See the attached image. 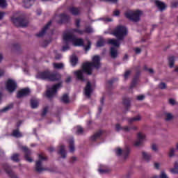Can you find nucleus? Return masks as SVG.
<instances>
[{
  "mask_svg": "<svg viewBox=\"0 0 178 178\" xmlns=\"http://www.w3.org/2000/svg\"><path fill=\"white\" fill-rule=\"evenodd\" d=\"M141 11L140 10H137L135 12L129 11L124 13L125 17L131 20L132 22H137L140 20V16H141Z\"/></svg>",
  "mask_w": 178,
  "mask_h": 178,
  "instance_id": "nucleus-5",
  "label": "nucleus"
},
{
  "mask_svg": "<svg viewBox=\"0 0 178 178\" xmlns=\"http://www.w3.org/2000/svg\"><path fill=\"white\" fill-rule=\"evenodd\" d=\"M104 101H105V97H102L101 100H100L101 106H99V108H98L99 115H100V113H102V106H104Z\"/></svg>",
  "mask_w": 178,
  "mask_h": 178,
  "instance_id": "nucleus-43",
  "label": "nucleus"
},
{
  "mask_svg": "<svg viewBox=\"0 0 178 178\" xmlns=\"http://www.w3.org/2000/svg\"><path fill=\"white\" fill-rule=\"evenodd\" d=\"M101 58L99 56H95L92 62H86L82 65V70L86 74L91 76L92 74V68L99 69L101 67Z\"/></svg>",
  "mask_w": 178,
  "mask_h": 178,
  "instance_id": "nucleus-1",
  "label": "nucleus"
},
{
  "mask_svg": "<svg viewBox=\"0 0 178 178\" xmlns=\"http://www.w3.org/2000/svg\"><path fill=\"white\" fill-rule=\"evenodd\" d=\"M108 44H110L111 45H114V47H117V48H119V47H120V43L119 42V40L115 39H108Z\"/></svg>",
  "mask_w": 178,
  "mask_h": 178,
  "instance_id": "nucleus-26",
  "label": "nucleus"
},
{
  "mask_svg": "<svg viewBox=\"0 0 178 178\" xmlns=\"http://www.w3.org/2000/svg\"><path fill=\"white\" fill-rule=\"evenodd\" d=\"M169 66L170 68L175 66V56H172L168 58Z\"/></svg>",
  "mask_w": 178,
  "mask_h": 178,
  "instance_id": "nucleus-41",
  "label": "nucleus"
},
{
  "mask_svg": "<svg viewBox=\"0 0 178 178\" xmlns=\"http://www.w3.org/2000/svg\"><path fill=\"white\" fill-rule=\"evenodd\" d=\"M19 156H20V155L19 154H14L12 156H11V159L12 161H13L14 162H19L20 160L19 159Z\"/></svg>",
  "mask_w": 178,
  "mask_h": 178,
  "instance_id": "nucleus-45",
  "label": "nucleus"
},
{
  "mask_svg": "<svg viewBox=\"0 0 178 178\" xmlns=\"http://www.w3.org/2000/svg\"><path fill=\"white\" fill-rule=\"evenodd\" d=\"M62 87V82L54 85L50 90H48L46 92L47 98H52L54 95L58 92V90Z\"/></svg>",
  "mask_w": 178,
  "mask_h": 178,
  "instance_id": "nucleus-6",
  "label": "nucleus"
},
{
  "mask_svg": "<svg viewBox=\"0 0 178 178\" xmlns=\"http://www.w3.org/2000/svg\"><path fill=\"white\" fill-rule=\"evenodd\" d=\"M160 178H168V175H166V173L165 172H161L160 176L159 177Z\"/></svg>",
  "mask_w": 178,
  "mask_h": 178,
  "instance_id": "nucleus-62",
  "label": "nucleus"
},
{
  "mask_svg": "<svg viewBox=\"0 0 178 178\" xmlns=\"http://www.w3.org/2000/svg\"><path fill=\"white\" fill-rule=\"evenodd\" d=\"M174 155H175V148H171L170 149L169 156L170 158H172V156H173Z\"/></svg>",
  "mask_w": 178,
  "mask_h": 178,
  "instance_id": "nucleus-57",
  "label": "nucleus"
},
{
  "mask_svg": "<svg viewBox=\"0 0 178 178\" xmlns=\"http://www.w3.org/2000/svg\"><path fill=\"white\" fill-rule=\"evenodd\" d=\"M14 49L16 51H20V44L19 43H15L13 45Z\"/></svg>",
  "mask_w": 178,
  "mask_h": 178,
  "instance_id": "nucleus-52",
  "label": "nucleus"
},
{
  "mask_svg": "<svg viewBox=\"0 0 178 178\" xmlns=\"http://www.w3.org/2000/svg\"><path fill=\"white\" fill-rule=\"evenodd\" d=\"M74 37H76L74 35L69 33H64L63 35V41L65 42V44L73 42Z\"/></svg>",
  "mask_w": 178,
  "mask_h": 178,
  "instance_id": "nucleus-17",
  "label": "nucleus"
},
{
  "mask_svg": "<svg viewBox=\"0 0 178 178\" xmlns=\"http://www.w3.org/2000/svg\"><path fill=\"white\" fill-rule=\"evenodd\" d=\"M110 54L113 59H115V58H118V49H116V48L111 47L110 49Z\"/></svg>",
  "mask_w": 178,
  "mask_h": 178,
  "instance_id": "nucleus-28",
  "label": "nucleus"
},
{
  "mask_svg": "<svg viewBox=\"0 0 178 178\" xmlns=\"http://www.w3.org/2000/svg\"><path fill=\"white\" fill-rule=\"evenodd\" d=\"M118 41H123L124 37L127 35V28L123 25L118 26L112 33Z\"/></svg>",
  "mask_w": 178,
  "mask_h": 178,
  "instance_id": "nucleus-3",
  "label": "nucleus"
},
{
  "mask_svg": "<svg viewBox=\"0 0 178 178\" xmlns=\"http://www.w3.org/2000/svg\"><path fill=\"white\" fill-rule=\"evenodd\" d=\"M72 66H76L77 62H79V58L76 56H73L70 59Z\"/></svg>",
  "mask_w": 178,
  "mask_h": 178,
  "instance_id": "nucleus-39",
  "label": "nucleus"
},
{
  "mask_svg": "<svg viewBox=\"0 0 178 178\" xmlns=\"http://www.w3.org/2000/svg\"><path fill=\"white\" fill-rule=\"evenodd\" d=\"M34 1L35 0H24V6L26 8L31 7Z\"/></svg>",
  "mask_w": 178,
  "mask_h": 178,
  "instance_id": "nucleus-32",
  "label": "nucleus"
},
{
  "mask_svg": "<svg viewBox=\"0 0 178 178\" xmlns=\"http://www.w3.org/2000/svg\"><path fill=\"white\" fill-rule=\"evenodd\" d=\"M170 172L174 175H177L178 173V162L177 161L175 162L174 168L170 169Z\"/></svg>",
  "mask_w": 178,
  "mask_h": 178,
  "instance_id": "nucleus-36",
  "label": "nucleus"
},
{
  "mask_svg": "<svg viewBox=\"0 0 178 178\" xmlns=\"http://www.w3.org/2000/svg\"><path fill=\"white\" fill-rule=\"evenodd\" d=\"M115 130L116 131H120V130H123V131H130V130H137V127L136 126H120V124H115Z\"/></svg>",
  "mask_w": 178,
  "mask_h": 178,
  "instance_id": "nucleus-10",
  "label": "nucleus"
},
{
  "mask_svg": "<svg viewBox=\"0 0 178 178\" xmlns=\"http://www.w3.org/2000/svg\"><path fill=\"white\" fill-rule=\"evenodd\" d=\"M130 102H131V99H130V98L129 97H124L122 99V104L125 106L124 113L129 111V109L130 108Z\"/></svg>",
  "mask_w": 178,
  "mask_h": 178,
  "instance_id": "nucleus-22",
  "label": "nucleus"
},
{
  "mask_svg": "<svg viewBox=\"0 0 178 178\" xmlns=\"http://www.w3.org/2000/svg\"><path fill=\"white\" fill-rule=\"evenodd\" d=\"M72 44L74 47H83L84 46V40L81 38H76L75 36L72 40Z\"/></svg>",
  "mask_w": 178,
  "mask_h": 178,
  "instance_id": "nucleus-23",
  "label": "nucleus"
},
{
  "mask_svg": "<svg viewBox=\"0 0 178 178\" xmlns=\"http://www.w3.org/2000/svg\"><path fill=\"white\" fill-rule=\"evenodd\" d=\"M11 22L16 27H27V24H29L27 19L23 17H12Z\"/></svg>",
  "mask_w": 178,
  "mask_h": 178,
  "instance_id": "nucleus-4",
  "label": "nucleus"
},
{
  "mask_svg": "<svg viewBox=\"0 0 178 178\" xmlns=\"http://www.w3.org/2000/svg\"><path fill=\"white\" fill-rule=\"evenodd\" d=\"M70 47H69V43H65V45L63 47L62 51L63 52H65V51H67V49H70Z\"/></svg>",
  "mask_w": 178,
  "mask_h": 178,
  "instance_id": "nucleus-53",
  "label": "nucleus"
},
{
  "mask_svg": "<svg viewBox=\"0 0 178 178\" xmlns=\"http://www.w3.org/2000/svg\"><path fill=\"white\" fill-rule=\"evenodd\" d=\"M42 161H47V157L42 154H39V160L36 161L35 164V170L38 173H41V172L44 170V168H42Z\"/></svg>",
  "mask_w": 178,
  "mask_h": 178,
  "instance_id": "nucleus-8",
  "label": "nucleus"
},
{
  "mask_svg": "<svg viewBox=\"0 0 178 178\" xmlns=\"http://www.w3.org/2000/svg\"><path fill=\"white\" fill-rule=\"evenodd\" d=\"M22 149L24 152V158L26 161L31 163V162H33V159L30 157V155H31V150H30L29 148L26 146L22 147Z\"/></svg>",
  "mask_w": 178,
  "mask_h": 178,
  "instance_id": "nucleus-12",
  "label": "nucleus"
},
{
  "mask_svg": "<svg viewBox=\"0 0 178 178\" xmlns=\"http://www.w3.org/2000/svg\"><path fill=\"white\" fill-rule=\"evenodd\" d=\"M134 51H135V53L136 54H141V49L139 48V47H136L134 49Z\"/></svg>",
  "mask_w": 178,
  "mask_h": 178,
  "instance_id": "nucleus-61",
  "label": "nucleus"
},
{
  "mask_svg": "<svg viewBox=\"0 0 178 178\" xmlns=\"http://www.w3.org/2000/svg\"><path fill=\"white\" fill-rule=\"evenodd\" d=\"M144 70H146L147 72H149V73H154V70L152 68H148V67H147V65L144 66Z\"/></svg>",
  "mask_w": 178,
  "mask_h": 178,
  "instance_id": "nucleus-54",
  "label": "nucleus"
},
{
  "mask_svg": "<svg viewBox=\"0 0 178 178\" xmlns=\"http://www.w3.org/2000/svg\"><path fill=\"white\" fill-rule=\"evenodd\" d=\"M30 89L29 88L21 89L17 93V98H23V97H29L30 95Z\"/></svg>",
  "mask_w": 178,
  "mask_h": 178,
  "instance_id": "nucleus-14",
  "label": "nucleus"
},
{
  "mask_svg": "<svg viewBox=\"0 0 178 178\" xmlns=\"http://www.w3.org/2000/svg\"><path fill=\"white\" fill-rule=\"evenodd\" d=\"M143 158L145 159V161H147V162H149L151 161V154H147L145 152H142Z\"/></svg>",
  "mask_w": 178,
  "mask_h": 178,
  "instance_id": "nucleus-35",
  "label": "nucleus"
},
{
  "mask_svg": "<svg viewBox=\"0 0 178 178\" xmlns=\"http://www.w3.org/2000/svg\"><path fill=\"white\" fill-rule=\"evenodd\" d=\"M13 103H11L2 108L0 112H8V111H10V109H13Z\"/></svg>",
  "mask_w": 178,
  "mask_h": 178,
  "instance_id": "nucleus-40",
  "label": "nucleus"
},
{
  "mask_svg": "<svg viewBox=\"0 0 178 178\" xmlns=\"http://www.w3.org/2000/svg\"><path fill=\"white\" fill-rule=\"evenodd\" d=\"M69 143V148H70V152H74V139L71 138L68 141Z\"/></svg>",
  "mask_w": 178,
  "mask_h": 178,
  "instance_id": "nucleus-29",
  "label": "nucleus"
},
{
  "mask_svg": "<svg viewBox=\"0 0 178 178\" xmlns=\"http://www.w3.org/2000/svg\"><path fill=\"white\" fill-rule=\"evenodd\" d=\"M130 73H131V72H130V70H127L125 72V73L124 74V77L125 80H127V79L129 78V76H130Z\"/></svg>",
  "mask_w": 178,
  "mask_h": 178,
  "instance_id": "nucleus-55",
  "label": "nucleus"
},
{
  "mask_svg": "<svg viewBox=\"0 0 178 178\" xmlns=\"http://www.w3.org/2000/svg\"><path fill=\"white\" fill-rule=\"evenodd\" d=\"M145 98V96L142 95H139V96H137L136 97V99L138 101H143V99Z\"/></svg>",
  "mask_w": 178,
  "mask_h": 178,
  "instance_id": "nucleus-59",
  "label": "nucleus"
},
{
  "mask_svg": "<svg viewBox=\"0 0 178 178\" xmlns=\"http://www.w3.org/2000/svg\"><path fill=\"white\" fill-rule=\"evenodd\" d=\"M98 171L99 172H100L101 175H103V173H108L109 169L99 168Z\"/></svg>",
  "mask_w": 178,
  "mask_h": 178,
  "instance_id": "nucleus-51",
  "label": "nucleus"
},
{
  "mask_svg": "<svg viewBox=\"0 0 178 178\" xmlns=\"http://www.w3.org/2000/svg\"><path fill=\"white\" fill-rule=\"evenodd\" d=\"M51 24H52V21H49L42 28V29L39 32V33L36 34V37H44V35H45V33H47V31L49 30V27H51Z\"/></svg>",
  "mask_w": 178,
  "mask_h": 178,
  "instance_id": "nucleus-15",
  "label": "nucleus"
},
{
  "mask_svg": "<svg viewBox=\"0 0 178 178\" xmlns=\"http://www.w3.org/2000/svg\"><path fill=\"white\" fill-rule=\"evenodd\" d=\"M140 120H141V117L140 115H138L136 117L128 119V123L129 124H131L133 122H138Z\"/></svg>",
  "mask_w": 178,
  "mask_h": 178,
  "instance_id": "nucleus-34",
  "label": "nucleus"
},
{
  "mask_svg": "<svg viewBox=\"0 0 178 178\" xmlns=\"http://www.w3.org/2000/svg\"><path fill=\"white\" fill-rule=\"evenodd\" d=\"M75 24L76 27H77L78 29L80 27V19H76Z\"/></svg>",
  "mask_w": 178,
  "mask_h": 178,
  "instance_id": "nucleus-63",
  "label": "nucleus"
},
{
  "mask_svg": "<svg viewBox=\"0 0 178 178\" xmlns=\"http://www.w3.org/2000/svg\"><path fill=\"white\" fill-rule=\"evenodd\" d=\"M3 168L4 170H6V172L10 178H17V175L13 171H12V168H10V166L8 163H5L3 165Z\"/></svg>",
  "mask_w": 178,
  "mask_h": 178,
  "instance_id": "nucleus-13",
  "label": "nucleus"
},
{
  "mask_svg": "<svg viewBox=\"0 0 178 178\" xmlns=\"http://www.w3.org/2000/svg\"><path fill=\"white\" fill-rule=\"evenodd\" d=\"M59 155H61L62 158H66V150L65 149V145L60 146V150L58 152Z\"/></svg>",
  "mask_w": 178,
  "mask_h": 178,
  "instance_id": "nucleus-27",
  "label": "nucleus"
},
{
  "mask_svg": "<svg viewBox=\"0 0 178 178\" xmlns=\"http://www.w3.org/2000/svg\"><path fill=\"white\" fill-rule=\"evenodd\" d=\"M13 137H16L17 138L23 137V134H22V133H20V131H19V129L13 130Z\"/></svg>",
  "mask_w": 178,
  "mask_h": 178,
  "instance_id": "nucleus-37",
  "label": "nucleus"
},
{
  "mask_svg": "<svg viewBox=\"0 0 178 178\" xmlns=\"http://www.w3.org/2000/svg\"><path fill=\"white\" fill-rule=\"evenodd\" d=\"M123 154L124 159H127L130 154V147L127 146L123 150L120 148L116 149V154L118 156H120Z\"/></svg>",
  "mask_w": 178,
  "mask_h": 178,
  "instance_id": "nucleus-9",
  "label": "nucleus"
},
{
  "mask_svg": "<svg viewBox=\"0 0 178 178\" xmlns=\"http://www.w3.org/2000/svg\"><path fill=\"white\" fill-rule=\"evenodd\" d=\"M60 102H63V104H69V95H67V94H64L60 97Z\"/></svg>",
  "mask_w": 178,
  "mask_h": 178,
  "instance_id": "nucleus-33",
  "label": "nucleus"
},
{
  "mask_svg": "<svg viewBox=\"0 0 178 178\" xmlns=\"http://www.w3.org/2000/svg\"><path fill=\"white\" fill-rule=\"evenodd\" d=\"M37 77L38 79H41V80H48L49 81H59V80L62 79L60 74L58 72H51L49 71L39 72Z\"/></svg>",
  "mask_w": 178,
  "mask_h": 178,
  "instance_id": "nucleus-2",
  "label": "nucleus"
},
{
  "mask_svg": "<svg viewBox=\"0 0 178 178\" xmlns=\"http://www.w3.org/2000/svg\"><path fill=\"white\" fill-rule=\"evenodd\" d=\"M154 4L156 8L159 10V12H163L164 10H166V8H168V6L165 2L161 1L159 0H155Z\"/></svg>",
  "mask_w": 178,
  "mask_h": 178,
  "instance_id": "nucleus-11",
  "label": "nucleus"
},
{
  "mask_svg": "<svg viewBox=\"0 0 178 178\" xmlns=\"http://www.w3.org/2000/svg\"><path fill=\"white\" fill-rule=\"evenodd\" d=\"M73 33H78V34H80L81 35H83L84 34V31L83 30H80L79 29H73L72 30Z\"/></svg>",
  "mask_w": 178,
  "mask_h": 178,
  "instance_id": "nucleus-47",
  "label": "nucleus"
},
{
  "mask_svg": "<svg viewBox=\"0 0 178 178\" xmlns=\"http://www.w3.org/2000/svg\"><path fill=\"white\" fill-rule=\"evenodd\" d=\"M172 119H173V115L170 113H167L165 120H172Z\"/></svg>",
  "mask_w": 178,
  "mask_h": 178,
  "instance_id": "nucleus-58",
  "label": "nucleus"
},
{
  "mask_svg": "<svg viewBox=\"0 0 178 178\" xmlns=\"http://www.w3.org/2000/svg\"><path fill=\"white\" fill-rule=\"evenodd\" d=\"M102 136V131H99L97 133L95 134L93 136L90 137L91 141H96L97 138H99Z\"/></svg>",
  "mask_w": 178,
  "mask_h": 178,
  "instance_id": "nucleus-30",
  "label": "nucleus"
},
{
  "mask_svg": "<svg viewBox=\"0 0 178 178\" xmlns=\"http://www.w3.org/2000/svg\"><path fill=\"white\" fill-rule=\"evenodd\" d=\"M85 51H90L91 49V41L88 40V44L84 47Z\"/></svg>",
  "mask_w": 178,
  "mask_h": 178,
  "instance_id": "nucleus-48",
  "label": "nucleus"
},
{
  "mask_svg": "<svg viewBox=\"0 0 178 178\" xmlns=\"http://www.w3.org/2000/svg\"><path fill=\"white\" fill-rule=\"evenodd\" d=\"M138 80H140V71L137 72L136 75L134 76V79L130 85V89L134 88L137 86V83H138Z\"/></svg>",
  "mask_w": 178,
  "mask_h": 178,
  "instance_id": "nucleus-18",
  "label": "nucleus"
},
{
  "mask_svg": "<svg viewBox=\"0 0 178 178\" xmlns=\"http://www.w3.org/2000/svg\"><path fill=\"white\" fill-rule=\"evenodd\" d=\"M83 131H84V130L83 129V128L81 127H77L76 132H77L78 134H83Z\"/></svg>",
  "mask_w": 178,
  "mask_h": 178,
  "instance_id": "nucleus-56",
  "label": "nucleus"
},
{
  "mask_svg": "<svg viewBox=\"0 0 178 178\" xmlns=\"http://www.w3.org/2000/svg\"><path fill=\"white\" fill-rule=\"evenodd\" d=\"M60 20L57 21L58 24H63V23H69L70 21V16L63 13L59 15Z\"/></svg>",
  "mask_w": 178,
  "mask_h": 178,
  "instance_id": "nucleus-16",
  "label": "nucleus"
},
{
  "mask_svg": "<svg viewBox=\"0 0 178 178\" xmlns=\"http://www.w3.org/2000/svg\"><path fill=\"white\" fill-rule=\"evenodd\" d=\"M105 44H106V41L102 38L97 42L96 46L100 48L101 47H104Z\"/></svg>",
  "mask_w": 178,
  "mask_h": 178,
  "instance_id": "nucleus-38",
  "label": "nucleus"
},
{
  "mask_svg": "<svg viewBox=\"0 0 178 178\" xmlns=\"http://www.w3.org/2000/svg\"><path fill=\"white\" fill-rule=\"evenodd\" d=\"M178 6V1H172L171 3V8H177Z\"/></svg>",
  "mask_w": 178,
  "mask_h": 178,
  "instance_id": "nucleus-60",
  "label": "nucleus"
},
{
  "mask_svg": "<svg viewBox=\"0 0 178 178\" xmlns=\"http://www.w3.org/2000/svg\"><path fill=\"white\" fill-rule=\"evenodd\" d=\"M159 88L161 90H165V88H166V83L161 82L159 84Z\"/></svg>",
  "mask_w": 178,
  "mask_h": 178,
  "instance_id": "nucleus-49",
  "label": "nucleus"
},
{
  "mask_svg": "<svg viewBox=\"0 0 178 178\" xmlns=\"http://www.w3.org/2000/svg\"><path fill=\"white\" fill-rule=\"evenodd\" d=\"M83 33L86 34H91V33H94L92 28L90 26H86L85 29L83 30Z\"/></svg>",
  "mask_w": 178,
  "mask_h": 178,
  "instance_id": "nucleus-42",
  "label": "nucleus"
},
{
  "mask_svg": "<svg viewBox=\"0 0 178 178\" xmlns=\"http://www.w3.org/2000/svg\"><path fill=\"white\" fill-rule=\"evenodd\" d=\"M8 6V3H6V0H0V8L3 9Z\"/></svg>",
  "mask_w": 178,
  "mask_h": 178,
  "instance_id": "nucleus-46",
  "label": "nucleus"
},
{
  "mask_svg": "<svg viewBox=\"0 0 178 178\" xmlns=\"http://www.w3.org/2000/svg\"><path fill=\"white\" fill-rule=\"evenodd\" d=\"M53 66L54 67V69H63V63H54L53 64Z\"/></svg>",
  "mask_w": 178,
  "mask_h": 178,
  "instance_id": "nucleus-44",
  "label": "nucleus"
},
{
  "mask_svg": "<svg viewBox=\"0 0 178 178\" xmlns=\"http://www.w3.org/2000/svg\"><path fill=\"white\" fill-rule=\"evenodd\" d=\"M47 113H48V106H46L43 108L41 116L43 118V116H45V115H47Z\"/></svg>",
  "mask_w": 178,
  "mask_h": 178,
  "instance_id": "nucleus-50",
  "label": "nucleus"
},
{
  "mask_svg": "<svg viewBox=\"0 0 178 178\" xmlns=\"http://www.w3.org/2000/svg\"><path fill=\"white\" fill-rule=\"evenodd\" d=\"M6 88L8 92H13L17 88V83L12 79H8L6 82Z\"/></svg>",
  "mask_w": 178,
  "mask_h": 178,
  "instance_id": "nucleus-7",
  "label": "nucleus"
},
{
  "mask_svg": "<svg viewBox=\"0 0 178 178\" xmlns=\"http://www.w3.org/2000/svg\"><path fill=\"white\" fill-rule=\"evenodd\" d=\"M68 10L73 16H79L80 15V8L77 7H70Z\"/></svg>",
  "mask_w": 178,
  "mask_h": 178,
  "instance_id": "nucleus-24",
  "label": "nucleus"
},
{
  "mask_svg": "<svg viewBox=\"0 0 178 178\" xmlns=\"http://www.w3.org/2000/svg\"><path fill=\"white\" fill-rule=\"evenodd\" d=\"M74 75L76 76L77 80H80L81 81H84V80H86L84 79V71H83V70L75 71Z\"/></svg>",
  "mask_w": 178,
  "mask_h": 178,
  "instance_id": "nucleus-21",
  "label": "nucleus"
},
{
  "mask_svg": "<svg viewBox=\"0 0 178 178\" xmlns=\"http://www.w3.org/2000/svg\"><path fill=\"white\" fill-rule=\"evenodd\" d=\"M115 81H118V79H112L107 81L106 88L108 90H111V88H112V87L113 86V83H115Z\"/></svg>",
  "mask_w": 178,
  "mask_h": 178,
  "instance_id": "nucleus-31",
  "label": "nucleus"
},
{
  "mask_svg": "<svg viewBox=\"0 0 178 178\" xmlns=\"http://www.w3.org/2000/svg\"><path fill=\"white\" fill-rule=\"evenodd\" d=\"M91 92H92V88L91 87V83L88 82L85 88V95L90 98L91 97Z\"/></svg>",
  "mask_w": 178,
  "mask_h": 178,
  "instance_id": "nucleus-20",
  "label": "nucleus"
},
{
  "mask_svg": "<svg viewBox=\"0 0 178 178\" xmlns=\"http://www.w3.org/2000/svg\"><path fill=\"white\" fill-rule=\"evenodd\" d=\"M31 108H32V109H37V108H38V105H40V101H38V99H31Z\"/></svg>",
  "mask_w": 178,
  "mask_h": 178,
  "instance_id": "nucleus-25",
  "label": "nucleus"
},
{
  "mask_svg": "<svg viewBox=\"0 0 178 178\" xmlns=\"http://www.w3.org/2000/svg\"><path fill=\"white\" fill-rule=\"evenodd\" d=\"M144 138H145V135H143L141 133L138 134V140L135 142L134 145L135 147H140V145H143Z\"/></svg>",
  "mask_w": 178,
  "mask_h": 178,
  "instance_id": "nucleus-19",
  "label": "nucleus"
},
{
  "mask_svg": "<svg viewBox=\"0 0 178 178\" xmlns=\"http://www.w3.org/2000/svg\"><path fill=\"white\" fill-rule=\"evenodd\" d=\"M120 15V11L119 10H115L113 12V16H119Z\"/></svg>",
  "mask_w": 178,
  "mask_h": 178,
  "instance_id": "nucleus-64",
  "label": "nucleus"
}]
</instances>
